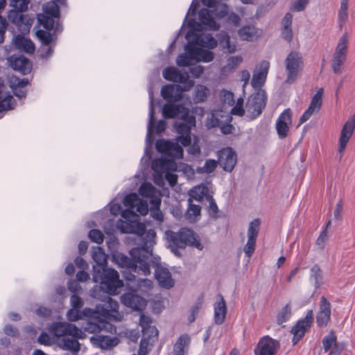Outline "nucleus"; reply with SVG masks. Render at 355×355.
<instances>
[{
	"mask_svg": "<svg viewBox=\"0 0 355 355\" xmlns=\"http://www.w3.org/2000/svg\"><path fill=\"white\" fill-rule=\"evenodd\" d=\"M201 309V304L197 303L193 305L189 311V315L188 316V320L190 322H193L196 320L197 315L199 313L200 309Z\"/></svg>",
	"mask_w": 355,
	"mask_h": 355,
	"instance_id": "55",
	"label": "nucleus"
},
{
	"mask_svg": "<svg viewBox=\"0 0 355 355\" xmlns=\"http://www.w3.org/2000/svg\"><path fill=\"white\" fill-rule=\"evenodd\" d=\"M241 55L230 56L227 60L226 64L221 69V73L226 75L235 70L243 62Z\"/></svg>",
	"mask_w": 355,
	"mask_h": 355,
	"instance_id": "41",
	"label": "nucleus"
},
{
	"mask_svg": "<svg viewBox=\"0 0 355 355\" xmlns=\"http://www.w3.org/2000/svg\"><path fill=\"white\" fill-rule=\"evenodd\" d=\"M49 331L56 337L70 335L76 338H83L84 335L80 329L67 322H55L50 327Z\"/></svg>",
	"mask_w": 355,
	"mask_h": 355,
	"instance_id": "12",
	"label": "nucleus"
},
{
	"mask_svg": "<svg viewBox=\"0 0 355 355\" xmlns=\"http://www.w3.org/2000/svg\"><path fill=\"white\" fill-rule=\"evenodd\" d=\"M269 68L270 63L266 60H263L255 66L251 81L252 86L255 89H261V87L265 83Z\"/></svg>",
	"mask_w": 355,
	"mask_h": 355,
	"instance_id": "15",
	"label": "nucleus"
},
{
	"mask_svg": "<svg viewBox=\"0 0 355 355\" xmlns=\"http://www.w3.org/2000/svg\"><path fill=\"white\" fill-rule=\"evenodd\" d=\"M149 95H150V114H149L150 119H149V123H148V131H147V135H146L147 139H150L154 130L156 131V132L159 133V132H163L166 129V122L163 120H160L157 123V124L155 126H154L153 123H154L155 119H154L153 101V97H152V94L150 92L149 93Z\"/></svg>",
	"mask_w": 355,
	"mask_h": 355,
	"instance_id": "25",
	"label": "nucleus"
},
{
	"mask_svg": "<svg viewBox=\"0 0 355 355\" xmlns=\"http://www.w3.org/2000/svg\"><path fill=\"white\" fill-rule=\"evenodd\" d=\"M76 337L65 338L63 339L62 346L64 349L77 352L80 350V343L76 339Z\"/></svg>",
	"mask_w": 355,
	"mask_h": 355,
	"instance_id": "45",
	"label": "nucleus"
},
{
	"mask_svg": "<svg viewBox=\"0 0 355 355\" xmlns=\"http://www.w3.org/2000/svg\"><path fill=\"white\" fill-rule=\"evenodd\" d=\"M43 13L37 14V18L38 22L45 28L51 30L53 28L54 17H58L60 15V10L57 3L51 1L42 6Z\"/></svg>",
	"mask_w": 355,
	"mask_h": 355,
	"instance_id": "9",
	"label": "nucleus"
},
{
	"mask_svg": "<svg viewBox=\"0 0 355 355\" xmlns=\"http://www.w3.org/2000/svg\"><path fill=\"white\" fill-rule=\"evenodd\" d=\"M244 100L243 98H239L236 101L235 106L232 108L231 114L234 115L243 116L246 113V110L243 108Z\"/></svg>",
	"mask_w": 355,
	"mask_h": 355,
	"instance_id": "48",
	"label": "nucleus"
},
{
	"mask_svg": "<svg viewBox=\"0 0 355 355\" xmlns=\"http://www.w3.org/2000/svg\"><path fill=\"white\" fill-rule=\"evenodd\" d=\"M141 196L150 198V202L153 205L158 206L161 203L159 192L150 183H144L139 189Z\"/></svg>",
	"mask_w": 355,
	"mask_h": 355,
	"instance_id": "27",
	"label": "nucleus"
},
{
	"mask_svg": "<svg viewBox=\"0 0 355 355\" xmlns=\"http://www.w3.org/2000/svg\"><path fill=\"white\" fill-rule=\"evenodd\" d=\"M153 287V282L148 279H139L137 281V290L144 293L149 291Z\"/></svg>",
	"mask_w": 355,
	"mask_h": 355,
	"instance_id": "49",
	"label": "nucleus"
},
{
	"mask_svg": "<svg viewBox=\"0 0 355 355\" xmlns=\"http://www.w3.org/2000/svg\"><path fill=\"white\" fill-rule=\"evenodd\" d=\"M223 98L225 103L232 105L234 102V94L230 92L225 91L223 92Z\"/></svg>",
	"mask_w": 355,
	"mask_h": 355,
	"instance_id": "63",
	"label": "nucleus"
},
{
	"mask_svg": "<svg viewBox=\"0 0 355 355\" xmlns=\"http://www.w3.org/2000/svg\"><path fill=\"white\" fill-rule=\"evenodd\" d=\"M13 43L17 49L28 53H32L35 51V46L32 41L20 35L14 37Z\"/></svg>",
	"mask_w": 355,
	"mask_h": 355,
	"instance_id": "36",
	"label": "nucleus"
},
{
	"mask_svg": "<svg viewBox=\"0 0 355 355\" xmlns=\"http://www.w3.org/2000/svg\"><path fill=\"white\" fill-rule=\"evenodd\" d=\"M189 195L190 196L189 198L197 201H202L205 198L207 200L209 197L211 196L209 188L203 184L193 187L189 191Z\"/></svg>",
	"mask_w": 355,
	"mask_h": 355,
	"instance_id": "33",
	"label": "nucleus"
},
{
	"mask_svg": "<svg viewBox=\"0 0 355 355\" xmlns=\"http://www.w3.org/2000/svg\"><path fill=\"white\" fill-rule=\"evenodd\" d=\"M10 62L12 67L23 74H26L31 71L32 64L28 59L24 56L11 58Z\"/></svg>",
	"mask_w": 355,
	"mask_h": 355,
	"instance_id": "32",
	"label": "nucleus"
},
{
	"mask_svg": "<svg viewBox=\"0 0 355 355\" xmlns=\"http://www.w3.org/2000/svg\"><path fill=\"white\" fill-rule=\"evenodd\" d=\"M155 275L161 286L166 288H169L173 286L174 280L168 268L162 266H158L155 270Z\"/></svg>",
	"mask_w": 355,
	"mask_h": 355,
	"instance_id": "26",
	"label": "nucleus"
},
{
	"mask_svg": "<svg viewBox=\"0 0 355 355\" xmlns=\"http://www.w3.org/2000/svg\"><path fill=\"white\" fill-rule=\"evenodd\" d=\"M156 148L168 156L170 158H162L153 162L152 168L155 172L154 180L156 184L161 186L164 184V175L169 184L173 187L177 182V175L171 173L178 170V165L174 159H180L183 157V150L178 143H173L164 139L156 142Z\"/></svg>",
	"mask_w": 355,
	"mask_h": 355,
	"instance_id": "3",
	"label": "nucleus"
},
{
	"mask_svg": "<svg viewBox=\"0 0 355 355\" xmlns=\"http://www.w3.org/2000/svg\"><path fill=\"white\" fill-rule=\"evenodd\" d=\"M250 78V72L246 70H242L240 73V79L241 81L243 83V88L248 84Z\"/></svg>",
	"mask_w": 355,
	"mask_h": 355,
	"instance_id": "60",
	"label": "nucleus"
},
{
	"mask_svg": "<svg viewBox=\"0 0 355 355\" xmlns=\"http://www.w3.org/2000/svg\"><path fill=\"white\" fill-rule=\"evenodd\" d=\"M159 205H158V206L154 205L155 209H153L150 211V214L156 220H157L159 221H162L163 220V216H162V214L160 209H159Z\"/></svg>",
	"mask_w": 355,
	"mask_h": 355,
	"instance_id": "61",
	"label": "nucleus"
},
{
	"mask_svg": "<svg viewBox=\"0 0 355 355\" xmlns=\"http://www.w3.org/2000/svg\"><path fill=\"white\" fill-rule=\"evenodd\" d=\"M89 238L98 244L102 243L104 240L103 234L98 230H92L89 232Z\"/></svg>",
	"mask_w": 355,
	"mask_h": 355,
	"instance_id": "50",
	"label": "nucleus"
},
{
	"mask_svg": "<svg viewBox=\"0 0 355 355\" xmlns=\"http://www.w3.org/2000/svg\"><path fill=\"white\" fill-rule=\"evenodd\" d=\"M121 301L124 306L135 311H142L147 305V301L144 297L133 293L123 294Z\"/></svg>",
	"mask_w": 355,
	"mask_h": 355,
	"instance_id": "21",
	"label": "nucleus"
},
{
	"mask_svg": "<svg viewBox=\"0 0 355 355\" xmlns=\"http://www.w3.org/2000/svg\"><path fill=\"white\" fill-rule=\"evenodd\" d=\"M106 302L102 306V314L105 319L110 321H121L123 315L119 313V304L110 297H106Z\"/></svg>",
	"mask_w": 355,
	"mask_h": 355,
	"instance_id": "22",
	"label": "nucleus"
},
{
	"mask_svg": "<svg viewBox=\"0 0 355 355\" xmlns=\"http://www.w3.org/2000/svg\"><path fill=\"white\" fill-rule=\"evenodd\" d=\"M13 8L8 12V20L17 26L20 31H28L31 26V21L27 15L22 13L26 10H20L16 8Z\"/></svg>",
	"mask_w": 355,
	"mask_h": 355,
	"instance_id": "16",
	"label": "nucleus"
},
{
	"mask_svg": "<svg viewBox=\"0 0 355 355\" xmlns=\"http://www.w3.org/2000/svg\"><path fill=\"white\" fill-rule=\"evenodd\" d=\"M150 340L146 338L141 339L140 343V347L138 352L139 355H146L150 350L149 348Z\"/></svg>",
	"mask_w": 355,
	"mask_h": 355,
	"instance_id": "54",
	"label": "nucleus"
},
{
	"mask_svg": "<svg viewBox=\"0 0 355 355\" xmlns=\"http://www.w3.org/2000/svg\"><path fill=\"white\" fill-rule=\"evenodd\" d=\"M82 313L78 309L72 308L67 312V318L70 321H77L82 318Z\"/></svg>",
	"mask_w": 355,
	"mask_h": 355,
	"instance_id": "52",
	"label": "nucleus"
},
{
	"mask_svg": "<svg viewBox=\"0 0 355 355\" xmlns=\"http://www.w3.org/2000/svg\"><path fill=\"white\" fill-rule=\"evenodd\" d=\"M28 85V80L26 78L19 79L12 76L10 78V85L15 95L18 98H23L26 96V87Z\"/></svg>",
	"mask_w": 355,
	"mask_h": 355,
	"instance_id": "31",
	"label": "nucleus"
},
{
	"mask_svg": "<svg viewBox=\"0 0 355 355\" xmlns=\"http://www.w3.org/2000/svg\"><path fill=\"white\" fill-rule=\"evenodd\" d=\"M349 36L347 31L340 37L334 52V73L340 72L344 64L347 52Z\"/></svg>",
	"mask_w": 355,
	"mask_h": 355,
	"instance_id": "10",
	"label": "nucleus"
},
{
	"mask_svg": "<svg viewBox=\"0 0 355 355\" xmlns=\"http://www.w3.org/2000/svg\"><path fill=\"white\" fill-rule=\"evenodd\" d=\"M209 95V89L202 85H198L195 88L193 100L196 103L205 101Z\"/></svg>",
	"mask_w": 355,
	"mask_h": 355,
	"instance_id": "44",
	"label": "nucleus"
},
{
	"mask_svg": "<svg viewBox=\"0 0 355 355\" xmlns=\"http://www.w3.org/2000/svg\"><path fill=\"white\" fill-rule=\"evenodd\" d=\"M152 320L149 316L141 315L140 316V326L142 328V331L151 326Z\"/></svg>",
	"mask_w": 355,
	"mask_h": 355,
	"instance_id": "59",
	"label": "nucleus"
},
{
	"mask_svg": "<svg viewBox=\"0 0 355 355\" xmlns=\"http://www.w3.org/2000/svg\"><path fill=\"white\" fill-rule=\"evenodd\" d=\"M163 77L169 81L178 82L187 84L189 81V74L186 71H182L174 67H167L162 71Z\"/></svg>",
	"mask_w": 355,
	"mask_h": 355,
	"instance_id": "23",
	"label": "nucleus"
},
{
	"mask_svg": "<svg viewBox=\"0 0 355 355\" xmlns=\"http://www.w3.org/2000/svg\"><path fill=\"white\" fill-rule=\"evenodd\" d=\"M237 162V156L231 148H225L218 152V164L227 172H232Z\"/></svg>",
	"mask_w": 355,
	"mask_h": 355,
	"instance_id": "13",
	"label": "nucleus"
},
{
	"mask_svg": "<svg viewBox=\"0 0 355 355\" xmlns=\"http://www.w3.org/2000/svg\"><path fill=\"white\" fill-rule=\"evenodd\" d=\"M131 259L125 254L116 252L112 254V261L119 267L129 269L138 274L148 275L150 273L148 264V252L135 248L130 251Z\"/></svg>",
	"mask_w": 355,
	"mask_h": 355,
	"instance_id": "5",
	"label": "nucleus"
},
{
	"mask_svg": "<svg viewBox=\"0 0 355 355\" xmlns=\"http://www.w3.org/2000/svg\"><path fill=\"white\" fill-rule=\"evenodd\" d=\"M355 129V113L345 123L339 138L338 151L343 153Z\"/></svg>",
	"mask_w": 355,
	"mask_h": 355,
	"instance_id": "17",
	"label": "nucleus"
},
{
	"mask_svg": "<svg viewBox=\"0 0 355 355\" xmlns=\"http://www.w3.org/2000/svg\"><path fill=\"white\" fill-rule=\"evenodd\" d=\"M123 205L128 208L121 212V216L124 219L117 220L116 228L123 233L135 234L144 240V246L140 248L147 251L148 259L149 258L148 248L154 243L155 232L149 230L146 232L145 225L139 223L140 217L134 212V209L141 215L145 216L148 212V206L146 201L141 200L137 193H130L123 199Z\"/></svg>",
	"mask_w": 355,
	"mask_h": 355,
	"instance_id": "2",
	"label": "nucleus"
},
{
	"mask_svg": "<svg viewBox=\"0 0 355 355\" xmlns=\"http://www.w3.org/2000/svg\"><path fill=\"white\" fill-rule=\"evenodd\" d=\"M92 258L97 266H94L93 279L99 283V288L110 295H116L119 289L123 286L119 273L112 268H106L107 255L100 247L92 248Z\"/></svg>",
	"mask_w": 355,
	"mask_h": 355,
	"instance_id": "4",
	"label": "nucleus"
},
{
	"mask_svg": "<svg viewBox=\"0 0 355 355\" xmlns=\"http://www.w3.org/2000/svg\"><path fill=\"white\" fill-rule=\"evenodd\" d=\"M261 34V30L251 25L244 26L238 31L239 38L241 40L247 42H254L257 40Z\"/></svg>",
	"mask_w": 355,
	"mask_h": 355,
	"instance_id": "28",
	"label": "nucleus"
},
{
	"mask_svg": "<svg viewBox=\"0 0 355 355\" xmlns=\"http://www.w3.org/2000/svg\"><path fill=\"white\" fill-rule=\"evenodd\" d=\"M323 347L327 352L333 345V333L331 331L322 340Z\"/></svg>",
	"mask_w": 355,
	"mask_h": 355,
	"instance_id": "56",
	"label": "nucleus"
},
{
	"mask_svg": "<svg viewBox=\"0 0 355 355\" xmlns=\"http://www.w3.org/2000/svg\"><path fill=\"white\" fill-rule=\"evenodd\" d=\"M214 321L216 324H221L224 322L227 314L225 301L221 295H219L214 306Z\"/></svg>",
	"mask_w": 355,
	"mask_h": 355,
	"instance_id": "30",
	"label": "nucleus"
},
{
	"mask_svg": "<svg viewBox=\"0 0 355 355\" xmlns=\"http://www.w3.org/2000/svg\"><path fill=\"white\" fill-rule=\"evenodd\" d=\"M293 112L290 108L284 110L278 116L275 123V128L279 138L284 139L289 135L293 126Z\"/></svg>",
	"mask_w": 355,
	"mask_h": 355,
	"instance_id": "11",
	"label": "nucleus"
},
{
	"mask_svg": "<svg viewBox=\"0 0 355 355\" xmlns=\"http://www.w3.org/2000/svg\"><path fill=\"white\" fill-rule=\"evenodd\" d=\"M204 68L202 66H196L190 69L191 73L194 78H199L203 73Z\"/></svg>",
	"mask_w": 355,
	"mask_h": 355,
	"instance_id": "62",
	"label": "nucleus"
},
{
	"mask_svg": "<svg viewBox=\"0 0 355 355\" xmlns=\"http://www.w3.org/2000/svg\"><path fill=\"white\" fill-rule=\"evenodd\" d=\"M286 79L285 82L288 84L293 83L300 76L304 67L302 55L297 51H292L286 56L284 60Z\"/></svg>",
	"mask_w": 355,
	"mask_h": 355,
	"instance_id": "7",
	"label": "nucleus"
},
{
	"mask_svg": "<svg viewBox=\"0 0 355 355\" xmlns=\"http://www.w3.org/2000/svg\"><path fill=\"white\" fill-rule=\"evenodd\" d=\"M349 0H342L338 11V24L340 30L345 26L348 20V9Z\"/></svg>",
	"mask_w": 355,
	"mask_h": 355,
	"instance_id": "38",
	"label": "nucleus"
},
{
	"mask_svg": "<svg viewBox=\"0 0 355 355\" xmlns=\"http://www.w3.org/2000/svg\"><path fill=\"white\" fill-rule=\"evenodd\" d=\"M259 227L260 221L258 219L253 220L249 224L247 232L248 241L243 249L245 255L248 258H250L254 252Z\"/></svg>",
	"mask_w": 355,
	"mask_h": 355,
	"instance_id": "14",
	"label": "nucleus"
},
{
	"mask_svg": "<svg viewBox=\"0 0 355 355\" xmlns=\"http://www.w3.org/2000/svg\"><path fill=\"white\" fill-rule=\"evenodd\" d=\"M266 94L264 90L259 89L251 95L245 105L246 115L250 119L257 117L266 104Z\"/></svg>",
	"mask_w": 355,
	"mask_h": 355,
	"instance_id": "8",
	"label": "nucleus"
},
{
	"mask_svg": "<svg viewBox=\"0 0 355 355\" xmlns=\"http://www.w3.org/2000/svg\"><path fill=\"white\" fill-rule=\"evenodd\" d=\"M223 117L222 115V112L218 110H214L207 117L206 125L208 128H214L216 126H219L222 125L223 123H230L232 121V117L230 115H225V120H220L218 119V116H220Z\"/></svg>",
	"mask_w": 355,
	"mask_h": 355,
	"instance_id": "37",
	"label": "nucleus"
},
{
	"mask_svg": "<svg viewBox=\"0 0 355 355\" xmlns=\"http://www.w3.org/2000/svg\"><path fill=\"white\" fill-rule=\"evenodd\" d=\"M143 334H144V338H146V336L148 337V338H146L147 340H153V341H154V338H157V336H158V331L157 329H156V327L155 326H150L149 327H148L147 329H146L145 330H144L143 331Z\"/></svg>",
	"mask_w": 355,
	"mask_h": 355,
	"instance_id": "51",
	"label": "nucleus"
},
{
	"mask_svg": "<svg viewBox=\"0 0 355 355\" xmlns=\"http://www.w3.org/2000/svg\"><path fill=\"white\" fill-rule=\"evenodd\" d=\"M218 163L215 159H207L202 167L197 168L196 171L199 173H212L217 167Z\"/></svg>",
	"mask_w": 355,
	"mask_h": 355,
	"instance_id": "46",
	"label": "nucleus"
},
{
	"mask_svg": "<svg viewBox=\"0 0 355 355\" xmlns=\"http://www.w3.org/2000/svg\"><path fill=\"white\" fill-rule=\"evenodd\" d=\"M194 85L193 80L187 82L184 87L178 85H167L161 90L162 97L168 101L162 109V114L164 118H180L182 121L175 122V127L177 132L181 135L178 138V141L184 146L191 144V129L196 125V119L189 114V110L182 105H175L172 102H177L182 98V92L189 90Z\"/></svg>",
	"mask_w": 355,
	"mask_h": 355,
	"instance_id": "1",
	"label": "nucleus"
},
{
	"mask_svg": "<svg viewBox=\"0 0 355 355\" xmlns=\"http://www.w3.org/2000/svg\"><path fill=\"white\" fill-rule=\"evenodd\" d=\"M70 303L72 308H76L78 309H80L83 305L82 299L76 295H73L71 297Z\"/></svg>",
	"mask_w": 355,
	"mask_h": 355,
	"instance_id": "58",
	"label": "nucleus"
},
{
	"mask_svg": "<svg viewBox=\"0 0 355 355\" xmlns=\"http://www.w3.org/2000/svg\"><path fill=\"white\" fill-rule=\"evenodd\" d=\"M291 308L289 304H286L280 310L277 315V320L278 324H282L287 321L291 316Z\"/></svg>",
	"mask_w": 355,
	"mask_h": 355,
	"instance_id": "47",
	"label": "nucleus"
},
{
	"mask_svg": "<svg viewBox=\"0 0 355 355\" xmlns=\"http://www.w3.org/2000/svg\"><path fill=\"white\" fill-rule=\"evenodd\" d=\"M191 343V338L187 334L180 336L174 345L173 355H185Z\"/></svg>",
	"mask_w": 355,
	"mask_h": 355,
	"instance_id": "34",
	"label": "nucleus"
},
{
	"mask_svg": "<svg viewBox=\"0 0 355 355\" xmlns=\"http://www.w3.org/2000/svg\"><path fill=\"white\" fill-rule=\"evenodd\" d=\"M91 343L103 349H110L119 343L117 338L110 337L108 336H103L101 334L94 335L90 338Z\"/></svg>",
	"mask_w": 355,
	"mask_h": 355,
	"instance_id": "24",
	"label": "nucleus"
},
{
	"mask_svg": "<svg viewBox=\"0 0 355 355\" xmlns=\"http://www.w3.org/2000/svg\"><path fill=\"white\" fill-rule=\"evenodd\" d=\"M219 43L221 47L229 53H233L236 51V42L231 41L230 37L225 33H221L218 35Z\"/></svg>",
	"mask_w": 355,
	"mask_h": 355,
	"instance_id": "40",
	"label": "nucleus"
},
{
	"mask_svg": "<svg viewBox=\"0 0 355 355\" xmlns=\"http://www.w3.org/2000/svg\"><path fill=\"white\" fill-rule=\"evenodd\" d=\"M331 318V304L324 297H321L320 311L317 315V322L320 327L327 324Z\"/></svg>",
	"mask_w": 355,
	"mask_h": 355,
	"instance_id": "29",
	"label": "nucleus"
},
{
	"mask_svg": "<svg viewBox=\"0 0 355 355\" xmlns=\"http://www.w3.org/2000/svg\"><path fill=\"white\" fill-rule=\"evenodd\" d=\"M279 347L278 341L265 336L260 339L254 349L255 355H275Z\"/></svg>",
	"mask_w": 355,
	"mask_h": 355,
	"instance_id": "18",
	"label": "nucleus"
},
{
	"mask_svg": "<svg viewBox=\"0 0 355 355\" xmlns=\"http://www.w3.org/2000/svg\"><path fill=\"white\" fill-rule=\"evenodd\" d=\"M192 199L189 198L188 202H189V207L187 210L186 213V218L187 220H189L191 223L196 222L199 220L200 216V211H201V207L199 205H193L192 204Z\"/></svg>",
	"mask_w": 355,
	"mask_h": 355,
	"instance_id": "42",
	"label": "nucleus"
},
{
	"mask_svg": "<svg viewBox=\"0 0 355 355\" xmlns=\"http://www.w3.org/2000/svg\"><path fill=\"white\" fill-rule=\"evenodd\" d=\"M313 313L312 311L307 312L304 319L300 320L291 329L293 335V342L296 344L304 335L305 332L310 328L312 323Z\"/></svg>",
	"mask_w": 355,
	"mask_h": 355,
	"instance_id": "20",
	"label": "nucleus"
},
{
	"mask_svg": "<svg viewBox=\"0 0 355 355\" xmlns=\"http://www.w3.org/2000/svg\"><path fill=\"white\" fill-rule=\"evenodd\" d=\"M29 3L28 0H10V6L20 10H26Z\"/></svg>",
	"mask_w": 355,
	"mask_h": 355,
	"instance_id": "53",
	"label": "nucleus"
},
{
	"mask_svg": "<svg viewBox=\"0 0 355 355\" xmlns=\"http://www.w3.org/2000/svg\"><path fill=\"white\" fill-rule=\"evenodd\" d=\"M309 3V0H296L293 6V10L300 12L303 10Z\"/></svg>",
	"mask_w": 355,
	"mask_h": 355,
	"instance_id": "57",
	"label": "nucleus"
},
{
	"mask_svg": "<svg viewBox=\"0 0 355 355\" xmlns=\"http://www.w3.org/2000/svg\"><path fill=\"white\" fill-rule=\"evenodd\" d=\"M13 102V97L6 92L5 85L0 82V109H12Z\"/></svg>",
	"mask_w": 355,
	"mask_h": 355,
	"instance_id": "39",
	"label": "nucleus"
},
{
	"mask_svg": "<svg viewBox=\"0 0 355 355\" xmlns=\"http://www.w3.org/2000/svg\"><path fill=\"white\" fill-rule=\"evenodd\" d=\"M323 93L324 90L322 88L318 89L316 94L312 98L308 109L300 116L299 120L300 125H302L307 121L313 114H315L320 110L322 106Z\"/></svg>",
	"mask_w": 355,
	"mask_h": 355,
	"instance_id": "19",
	"label": "nucleus"
},
{
	"mask_svg": "<svg viewBox=\"0 0 355 355\" xmlns=\"http://www.w3.org/2000/svg\"><path fill=\"white\" fill-rule=\"evenodd\" d=\"M293 15L287 12L282 21V36L287 42H291L293 39L292 30Z\"/></svg>",
	"mask_w": 355,
	"mask_h": 355,
	"instance_id": "35",
	"label": "nucleus"
},
{
	"mask_svg": "<svg viewBox=\"0 0 355 355\" xmlns=\"http://www.w3.org/2000/svg\"><path fill=\"white\" fill-rule=\"evenodd\" d=\"M326 239H327V234H326L325 231H324L321 233L320 236L318 238V239L316 241V243H315L316 246L320 249L323 248V247H324L323 244H324Z\"/></svg>",
	"mask_w": 355,
	"mask_h": 355,
	"instance_id": "64",
	"label": "nucleus"
},
{
	"mask_svg": "<svg viewBox=\"0 0 355 355\" xmlns=\"http://www.w3.org/2000/svg\"><path fill=\"white\" fill-rule=\"evenodd\" d=\"M166 234L167 237L178 248H183L189 245L196 248L199 250H202L204 248L199 236L189 229L182 228L178 232L168 231Z\"/></svg>",
	"mask_w": 355,
	"mask_h": 355,
	"instance_id": "6",
	"label": "nucleus"
},
{
	"mask_svg": "<svg viewBox=\"0 0 355 355\" xmlns=\"http://www.w3.org/2000/svg\"><path fill=\"white\" fill-rule=\"evenodd\" d=\"M36 35L42 43L43 50L47 49L48 53H49L51 51V44L53 42V37L51 33L44 30H38L36 32Z\"/></svg>",
	"mask_w": 355,
	"mask_h": 355,
	"instance_id": "43",
	"label": "nucleus"
}]
</instances>
